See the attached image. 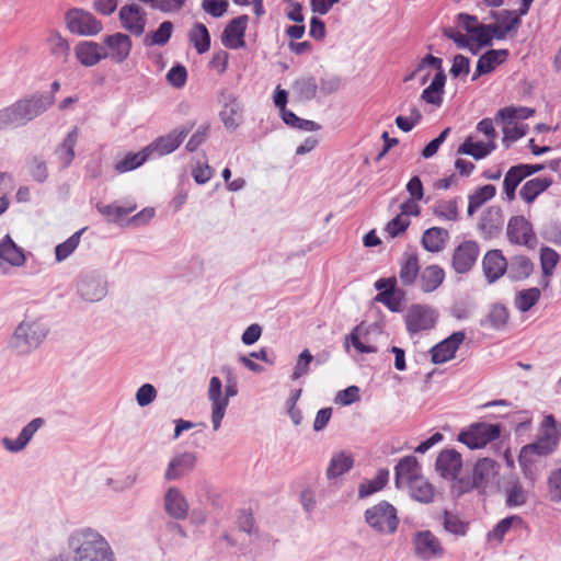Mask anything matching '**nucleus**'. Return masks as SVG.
Segmentation results:
<instances>
[{"mask_svg": "<svg viewBox=\"0 0 561 561\" xmlns=\"http://www.w3.org/2000/svg\"><path fill=\"white\" fill-rule=\"evenodd\" d=\"M500 425L473 423L458 434V440L470 449H480L500 437Z\"/></svg>", "mask_w": 561, "mask_h": 561, "instance_id": "nucleus-9", "label": "nucleus"}, {"mask_svg": "<svg viewBox=\"0 0 561 561\" xmlns=\"http://www.w3.org/2000/svg\"><path fill=\"white\" fill-rule=\"evenodd\" d=\"M149 157V151L142 150L137 153H128L115 163L118 173H125L140 167Z\"/></svg>", "mask_w": 561, "mask_h": 561, "instance_id": "nucleus-47", "label": "nucleus"}, {"mask_svg": "<svg viewBox=\"0 0 561 561\" xmlns=\"http://www.w3.org/2000/svg\"><path fill=\"white\" fill-rule=\"evenodd\" d=\"M442 522L444 529L454 535H465L466 534V524L462 523L458 516L455 514L445 511L442 516Z\"/></svg>", "mask_w": 561, "mask_h": 561, "instance_id": "nucleus-57", "label": "nucleus"}, {"mask_svg": "<svg viewBox=\"0 0 561 561\" xmlns=\"http://www.w3.org/2000/svg\"><path fill=\"white\" fill-rule=\"evenodd\" d=\"M353 458L344 453L335 455L327 469V476L329 479H334L339 476L344 474L353 467Z\"/></svg>", "mask_w": 561, "mask_h": 561, "instance_id": "nucleus-45", "label": "nucleus"}, {"mask_svg": "<svg viewBox=\"0 0 561 561\" xmlns=\"http://www.w3.org/2000/svg\"><path fill=\"white\" fill-rule=\"evenodd\" d=\"M313 360L312 354L309 352V350H304L300 355L298 356L297 363L295 365L291 379L297 380L300 377L305 376L309 371V366L311 362Z\"/></svg>", "mask_w": 561, "mask_h": 561, "instance_id": "nucleus-60", "label": "nucleus"}, {"mask_svg": "<svg viewBox=\"0 0 561 561\" xmlns=\"http://www.w3.org/2000/svg\"><path fill=\"white\" fill-rule=\"evenodd\" d=\"M497 474V463L490 458L480 459L472 474V485L477 489H485L492 483Z\"/></svg>", "mask_w": 561, "mask_h": 561, "instance_id": "nucleus-28", "label": "nucleus"}, {"mask_svg": "<svg viewBox=\"0 0 561 561\" xmlns=\"http://www.w3.org/2000/svg\"><path fill=\"white\" fill-rule=\"evenodd\" d=\"M445 82L446 75L444 70H440L435 75L431 84L423 90L421 99L428 104L440 106L443 103Z\"/></svg>", "mask_w": 561, "mask_h": 561, "instance_id": "nucleus-36", "label": "nucleus"}, {"mask_svg": "<svg viewBox=\"0 0 561 561\" xmlns=\"http://www.w3.org/2000/svg\"><path fill=\"white\" fill-rule=\"evenodd\" d=\"M389 480V471L387 469H379L375 478L364 480L358 486V497L366 499L376 492L382 490Z\"/></svg>", "mask_w": 561, "mask_h": 561, "instance_id": "nucleus-38", "label": "nucleus"}, {"mask_svg": "<svg viewBox=\"0 0 561 561\" xmlns=\"http://www.w3.org/2000/svg\"><path fill=\"white\" fill-rule=\"evenodd\" d=\"M190 128L180 127L170 131L169 134L157 138L150 144L146 151L150 153H157L158 156H165L176 150L183 142L185 137L188 135Z\"/></svg>", "mask_w": 561, "mask_h": 561, "instance_id": "nucleus-17", "label": "nucleus"}, {"mask_svg": "<svg viewBox=\"0 0 561 561\" xmlns=\"http://www.w3.org/2000/svg\"><path fill=\"white\" fill-rule=\"evenodd\" d=\"M507 237L511 242L529 245L535 241L530 222L523 216H514L507 224Z\"/></svg>", "mask_w": 561, "mask_h": 561, "instance_id": "nucleus-22", "label": "nucleus"}, {"mask_svg": "<svg viewBox=\"0 0 561 561\" xmlns=\"http://www.w3.org/2000/svg\"><path fill=\"white\" fill-rule=\"evenodd\" d=\"M157 398V390L150 383H144L136 392L137 404L141 408L149 405Z\"/></svg>", "mask_w": 561, "mask_h": 561, "instance_id": "nucleus-62", "label": "nucleus"}, {"mask_svg": "<svg viewBox=\"0 0 561 561\" xmlns=\"http://www.w3.org/2000/svg\"><path fill=\"white\" fill-rule=\"evenodd\" d=\"M492 16L507 34H510L512 31H516L522 23L516 11L501 10L497 12H492Z\"/></svg>", "mask_w": 561, "mask_h": 561, "instance_id": "nucleus-48", "label": "nucleus"}, {"mask_svg": "<svg viewBox=\"0 0 561 561\" xmlns=\"http://www.w3.org/2000/svg\"><path fill=\"white\" fill-rule=\"evenodd\" d=\"M540 290L536 287L519 291L515 298V306L522 312L530 310L540 298Z\"/></svg>", "mask_w": 561, "mask_h": 561, "instance_id": "nucleus-50", "label": "nucleus"}, {"mask_svg": "<svg viewBox=\"0 0 561 561\" xmlns=\"http://www.w3.org/2000/svg\"><path fill=\"white\" fill-rule=\"evenodd\" d=\"M533 271V263L526 256L518 255L512 259L510 272L515 278H526Z\"/></svg>", "mask_w": 561, "mask_h": 561, "instance_id": "nucleus-54", "label": "nucleus"}, {"mask_svg": "<svg viewBox=\"0 0 561 561\" xmlns=\"http://www.w3.org/2000/svg\"><path fill=\"white\" fill-rule=\"evenodd\" d=\"M559 262V254L550 248H543L540 253V263L543 275L550 277Z\"/></svg>", "mask_w": 561, "mask_h": 561, "instance_id": "nucleus-56", "label": "nucleus"}, {"mask_svg": "<svg viewBox=\"0 0 561 561\" xmlns=\"http://www.w3.org/2000/svg\"><path fill=\"white\" fill-rule=\"evenodd\" d=\"M434 214L443 219L456 221L458 219V205L456 199L443 201L434 207Z\"/></svg>", "mask_w": 561, "mask_h": 561, "instance_id": "nucleus-55", "label": "nucleus"}, {"mask_svg": "<svg viewBox=\"0 0 561 561\" xmlns=\"http://www.w3.org/2000/svg\"><path fill=\"white\" fill-rule=\"evenodd\" d=\"M77 294L85 302H99L108 293L106 277L98 271H89L79 275L76 284Z\"/></svg>", "mask_w": 561, "mask_h": 561, "instance_id": "nucleus-7", "label": "nucleus"}, {"mask_svg": "<svg viewBox=\"0 0 561 561\" xmlns=\"http://www.w3.org/2000/svg\"><path fill=\"white\" fill-rule=\"evenodd\" d=\"M229 7L228 0H203L202 9L213 18L222 16Z\"/></svg>", "mask_w": 561, "mask_h": 561, "instance_id": "nucleus-61", "label": "nucleus"}, {"mask_svg": "<svg viewBox=\"0 0 561 561\" xmlns=\"http://www.w3.org/2000/svg\"><path fill=\"white\" fill-rule=\"evenodd\" d=\"M47 334L48 328L42 318L33 310L26 309L24 318L9 339L8 347L19 355H28L41 346Z\"/></svg>", "mask_w": 561, "mask_h": 561, "instance_id": "nucleus-2", "label": "nucleus"}, {"mask_svg": "<svg viewBox=\"0 0 561 561\" xmlns=\"http://www.w3.org/2000/svg\"><path fill=\"white\" fill-rule=\"evenodd\" d=\"M68 547L73 561H116L115 552L108 540L98 530L85 527L72 531Z\"/></svg>", "mask_w": 561, "mask_h": 561, "instance_id": "nucleus-1", "label": "nucleus"}, {"mask_svg": "<svg viewBox=\"0 0 561 561\" xmlns=\"http://www.w3.org/2000/svg\"><path fill=\"white\" fill-rule=\"evenodd\" d=\"M496 149L495 141L488 140L473 141L472 137H468L457 150V153L471 156L474 160H481L486 158Z\"/></svg>", "mask_w": 561, "mask_h": 561, "instance_id": "nucleus-33", "label": "nucleus"}, {"mask_svg": "<svg viewBox=\"0 0 561 561\" xmlns=\"http://www.w3.org/2000/svg\"><path fill=\"white\" fill-rule=\"evenodd\" d=\"M445 280V271L437 264L425 266L419 274V287L424 294L435 291Z\"/></svg>", "mask_w": 561, "mask_h": 561, "instance_id": "nucleus-29", "label": "nucleus"}, {"mask_svg": "<svg viewBox=\"0 0 561 561\" xmlns=\"http://www.w3.org/2000/svg\"><path fill=\"white\" fill-rule=\"evenodd\" d=\"M103 47L105 48L106 58L115 64H123L129 57L133 44L127 34L115 33L104 37Z\"/></svg>", "mask_w": 561, "mask_h": 561, "instance_id": "nucleus-14", "label": "nucleus"}, {"mask_svg": "<svg viewBox=\"0 0 561 561\" xmlns=\"http://www.w3.org/2000/svg\"><path fill=\"white\" fill-rule=\"evenodd\" d=\"M462 469L461 454L455 449L442 450L435 462L436 472L445 480L455 481Z\"/></svg>", "mask_w": 561, "mask_h": 561, "instance_id": "nucleus-15", "label": "nucleus"}, {"mask_svg": "<svg viewBox=\"0 0 561 561\" xmlns=\"http://www.w3.org/2000/svg\"><path fill=\"white\" fill-rule=\"evenodd\" d=\"M172 32L173 24L170 21H164L159 25L158 30L145 35L144 45L147 47L163 46L170 41Z\"/></svg>", "mask_w": 561, "mask_h": 561, "instance_id": "nucleus-42", "label": "nucleus"}, {"mask_svg": "<svg viewBox=\"0 0 561 561\" xmlns=\"http://www.w3.org/2000/svg\"><path fill=\"white\" fill-rule=\"evenodd\" d=\"M412 551L422 561H432L445 556L440 540L430 530H419L413 534Z\"/></svg>", "mask_w": 561, "mask_h": 561, "instance_id": "nucleus-10", "label": "nucleus"}, {"mask_svg": "<svg viewBox=\"0 0 561 561\" xmlns=\"http://www.w3.org/2000/svg\"><path fill=\"white\" fill-rule=\"evenodd\" d=\"M364 516L368 526L381 535L393 534L399 525L396 507L386 501L367 508Z\"/></svg>", "mask_w": 561, "mask_h": 561, "instance_id": "nucleus-6", "label": "nucleus"}, {"mask_svg": "<svg viewBox=\"0 0 561 561\" xmlns=\"http://www.w3.org/2000/svg\"><path fill=\"white\" fill-rule=\"evenodd\" d=\"M368 330L363 325H356L353 331L345 336V348L348 350L350 345L360 353H376L377 348L368 344Z\"/></svg>", "mask_w": 561, "mask_h": 561, "instance_id": "nucleus-34", "label": "nucleus"}, {"mask_svg": "<svg viewBox=\"0 0 561 561\" xmlns=\"http://www.w3.org/2000/svg\"><path fill=\"white\" fill-rule=\"evenodd\" d=\"M447 237V230L432 227L423 233L422 244L430 252H439L444 248Z\"/></svg>", "mask_w": 561, "mask_h": 561, "instance_id": "nucleus-39", "label": "nucleus"}, {"mask_svg": "<svg viewBox=\"0 0 561 561\" xmlns=\"http://www.w3.org/2000/svg\"><path fill=\"white\" fill-rule=\"evenodd\" d=\"M220 117L227 128L234 129L240 124L242 118V108L232 94L225 96V105L220 112Z\"/></svg>", "mask_w": 561, "mask_h": 561, "instance_id": "nucleus-35", "label": "nucleus"}, {"mask_svg": "<svg viewBox=\"0 0 561 561\" xmlns=\"http://www.w3.org/2000/svg\"><path fill=\"white\" fill-rule=\"evenodd\" d=\"M188 39L198 54H204L210 48V35L203 23H195L188 33Z\"/></svg>", "mask_w": 561, "mask_h": 561, "instance_id": "nucleus-40", "label": "nucleus"}, {"mask_svg": "<svg viewBox=\"0 0 561 561\" xmlns=\"http://www.w3.org/2000/svg\"><path fill=\"white\" fill-rule=\"evenodd\" d=\"M53 103L51 95H34L0 110V130L25 125L44 113Z\"/></svg>", "mask_w": 561, "mask_h": 561, "instance_id": "nucleus-3", "label": "nucleus"}, {"mask_svg": "<svg viewBox=\"0 0 561 561\" xmlns=\"http://www.w3.org/2000/svg\"><path fill=\"white\" fill-rule=\"evenodd\" d=\"M535 114V110L526 106H506L497 112L496 117L503 122L514 123L516 119H527Z\"/></svg>", "mask_w": 561, "mask_h": 561, "instance_id": "nucleus-49", "label": "nucleus"}, {"mask_svg": "<svg viewBox=\"0 0 561 561\" xmlns=\"http://www.w3.org/2000/svg\"><path fill=\"white\" fill-rule=\"evenodd\" d=\"M25 261L26 257L22 248L7 234L0 242V267L3 273L7 272L4 265L20 267L25 264Z\"/></svg>", "mask_w": 561, "mask_h": 561, "instance_id": "nucleus-23", "label": "nucleus"}, {"mask_svg": "<svg viewBox=\"0 0 561 561\" xmlns=\"http://www.w3.org/2000/svg\"><path fill=\"white\" fill-rule=\"evenodd\" d=\"M403 293L397 288L386 289L376 296V300L383 304L390 311L399 312L402 307Z\"/></svg>", "mask_w": 561, "mask_h": 561, "instance_id": "nucleus-51", "label": "nucleus"}, {"mask_svg": "<svg viewBox=\"0 0 561 561\" xmlns=\"http://www.w3.org/2000/svg\"><path fill=\"white\" fill-rule=\"evenodd\" d=\"M483 273L489 283H494L507 270V261L500 250H490L482 260Z\"/></svg>", "mask_w": 561, "mask_h": 561, "instance_id": "nucleus-25", "label": "nucleus"}, {"mask_svg": "<svg viewBox=\"0 0 561 561\" xmlns=\"http://www.w3.org/2000/svg\"><path fill=\"white\" fill-rule=\"evenodd\" d=\"M238 394V388L234 381L228 380L222 392V383L219 377H211L208 385L207 398L210 403V420L214 431H218L226 415L230 398Z\"/></svg>", "mask_w": 561, "mask_h": 561, "instance_id": "nucleus-5", "label": "nucleus"}, {"mask_svg": "<svg viewBox=\"0 0 561 561\" xmlns=\"http://www.w3.org/2000/svg\"><path fill=\"white\" fill-rule=\"evenodd\" d=\"M466 335L462 331L454 332L451 335L436 344L431 348L432 362L435 364H444L455 357V354Z\"/></svg>", "mask_w": 561, "mask_h": 561, "instance_id": "nucleus-20", "label": "nucleus"}, {"mask_svg": "<svg viewBox=\"0 0 561 561\" xmlns=\"http://www.w3.org/2000/svg\"><path fill=\"white\" fill-rule=\"evenodd\" d=\"M49 47L51 54L65 61L69 55L70 45L66 38H64L59 33H53L49 36Z\"/></svg>", "mask_w": 561, "mask_h": 561, "instance_id": "nucleus-53", "label": "nucleus"}, {"mask_svg": "<svg viewBox=\"0 0 561 561\" xmlns=\"http://www.w3.org/2000/svg\"><path fill=\"white\" fill-rule=\"evenodd\" d=\"M504 225L503 213L500 207H490L481 217L479 228L485 238L497 236Z\"/></svg>", "mask_w": 561, "mask_h": 561, "instance_id": "nucleus-30", "label": "nucleus"}, {"mask_svg": "<svg viewBox=\"0 0 561 561\" xmlns=\"http://www.w3.org/2000/svg\"><path fill=\"white\" fill-rule=\"evenodd\" d=\"M522 523V518L518 516H510L500 520L494 529L489 534L491 539L502 541L505 534L512 528L513 525Z\"/></svg>", "mask_w": 561, "mask_h": 561, "instance_id": "nucleus-59", "label": "nucleus"}, {"mask_svg": "<svg viewBox=\"0 0 561 561\" xmlns=\"http://www.w3.org/2000/svg\"><path fill=\"white\" fill-rule=\"evenodd\" d=\"M488 319L492 328L501 329L508 320V311L504 305L495 304L492 306Z\"/></svg>", "mask_w": 561, "mask_h": 561, "instance_id": "nucleus-58", "label": "nucleus"}, {"mask_svg": "<svg viewBox=\"0 0 561 561\" xmlns=\"http://www.w3.org/2000/svg\"><path fill=\"white\" fill-rule=\"evenodd\" d=\"M45 424V420L42 417H35L30 423H27L20 432L19 436L14 439L9 437H3L1 439V445L5 450L18 454L26 448V446L32 440L35 433L42 428Z\"/></svg>", "mask_w": 561, "mask_h": 561, "instance_id": "nucleus-19", "label": "nucleus"}, {"mask_svg": "<svg viewBox=\"0 0 561 561\" xmlns=\"http://www.w3.org/2000/svg\"><path fill=\"white\" fill-rule=\"evenodd\" d=\"M196 463V456L193 453H182L175 455L168 463L164 472L165 481L179 480L190 471H192Z\"/></svg>", "mask_w": 561, "mask_h": 561, "instance_id": "nucleus-24", "label": "nucleus"}, {"mask_svg": "<svg viewBox=\"0 0 561 561\" xmlns=\"http://www.w3.org/2000/svg\"><path fill=\"white\" fill-rule=\"evenodd\" d=\"M78 60L85 67H92L106 59L105 48L95 42H81L75 48Z\"/></svg>", "mask_w": 561, "mask_h": 561, "instance_id": "nucleus-26", "label": "nucleus"}, {"mask_svg": "<svg viewBox=\"0 0 561 561\" xmlns=\"http://www.w3.org/2000/svg\"><path fill=\"white\" fill-rule=\"evenodd\" d=\"M507 56L508 51L506 49H491L486 51L478 59L480 72H492L496 66L505 61Z\"/></svg>", "mask_w": 561, "mask_h": 561, "instance_id": "nucleus-43", "label": "nucleus"}, {"mask_svg": "<svg viewBox=\"0 0 561 561\" xmlns=\"http://www.w3.org/2000/svg\"><path fill=\"white\" fill-rule=\"evenodd\" d=\"M192 176L197 184H205L213 176V170L206 161H197L192 167Z\"/></svg>", "mask_w": 561, "mask_h": 561, "instance_id": "nucleus-64", "label": "nucleus"}, {"mask_svg": "<svg viewBox=\"0 0 561 561\" xmlns=\"http://www.w3.org/2000/svg\"><path fill=\"white\" fill-rule=\"evenodd\" d=\"M419 257L414 252H404L400 260L399 278L402 285L411 286L415 283L419 274Z\"/></svg>", "mask_w": 561, "mask_h": 561, "instance_id": "nucleus-32", "label": "nucleus"}, {"mask_svg": "<svg viewBox=\"0 0 561 561\" xmlns=\"http://www.w3.org/2000/svg\"><path fill=\"white\" fill-rule=\"evenodd\" d=\"M552 183L553 181L549 176L533 178L522 185L519 196L526 204L531 205Z\"/></svg>", "mask_w": 561, "mask_h": 561, "instance_id": "nucleus-31", "label": "nucleus"}, {"mask_svg": "<svg viewBox=\"0 0 561 561\" xmlns=\"http://www.w3.org/2000/svg\"><path fill=\"white\" fill-rule=\"evenodd\" d=\"M479 255V245L474 241L461 242L453 253V268L458 274L468 273Z\"/></svg>", "mask_w": 561, "mask_h": 561, "instance_id": "nucleus-16", "label": "nucleus"}, {"mask_svg": "<svg viewBox=\"0 0 561 561\" xmlns=\"http://www.w3.org/2000/svg\"><path fill=\"white\" fill-rule=\"evenodd\" d=\"M68 31L80 36H95L103 30V23L91 12L81 8H71L65 14Z\"/></svg>", "mask_w": 561, "mask_h": 561, "instance_id": "nucleus-8", "label": "nucleus"}, {"mask_svg": "<svg viewBox=\"0 0 561 561\" xmlns=\"http://www.w3.org/2000/svg\"><path fill=\"white\" fill-rule=\"evenodd\" d=\"M421 477L420 465L416 458L412 456L404 457L396 466V484L398 488L408 486Z\"/></svg>", "mask_w": 561, "mask_h": 561, "instance_id": "nucleus-27", "label": "nucleus"}, {"mask_svg": "<svg viewBox=\"0 0 561 561\" xmlns=\"http://www.w3.org/2000/svg\"><path fill=\"white\" fill-rule=\"evenodd\" d=\"M119 21L122 27L134 36H141L145 33L147 13L138 4H125L119 9Z\"/></svg>", "mask_w": 561, "mask_h": 561, "instance_id": "nucleus-13", "label": "nucleus"}, {"mask_svg": "<svg viewBox=\"0 0 561 561\" xmlns=\"http://www.w3.org/2000/svg\"><path fill=\"white\" fill-rule=\"evenodd\" d=\"M546 168V164L542 163H520L517 165H513L506 172L503 180V190L506 195L507 201L512 202L516 197V188L518 185L528 176H531L535 173L542 171Z\"/></svg>", "mask_w": 561, "mask_h": 561, "instance_id": "nucleus-12", "label": "nucleus"}, {"mask_svg": "<svg viewBox=\"0 0 561 561\" xmlns=\"http://www.w3.org/2000/svg\"><path fill=\"white\" fill-rule=\"evenodd\" d=\"M165 513L176 519H185L188 515L190 505L183 493L175 486H170L163 496Z\"/></svg>", "mask_w": 561, "mask_h": 561, "instance_id": "nucleus-21", "label": "nucleus"}, {"mask_svg": "<svg viewBox=\"0 0 561 561\" xmlns=\"http://www.w3.org/2000/svg\"><path fill=\"white\" fill-rule=\"evenodd\" d=\"M411 496L421 503H431L434 499L433 485L422 476L408 485Z\"/></svg>", "mask_w": 561, "mask_h": 561, "instance_id": "nucleus-41", "label": "nucleus"}, {"mask_svg": "<svg viewBox=\"0 0 561 561\" xmlns=\"http://www.w3.org/2000/svg\"><path fill=\"white\" fill-rule=\"evenodd\" d=\"M135 209H136L135 203H128L126 206H121L117 204L98 206V210L102 215L112 218L114 221H117L118 219L123 218L124 216H127L128 214L133 213Z\"/></svg>", "mask_w": 561, "mask_h": 561, "instance_id": "nucleus-52", "label": "nucleus"}, {"mask_svg": "<svg viewBox=\"0 0 561 561\" xmlns=\"http://www.w3.org/2000/svg\"><path fill=\"white\" fill-rule=\"evenodd\" d=\"M561 437V424L558 423L552 414H548L543 417L537 439L525 445L518 456V461L522 466L530 462V456L536 455L540 457L552 454L558 445Z\"/></svg>", "mask_w": 561, "mask_h": 561, "instance_id": "nucleus-4", "label": "nucleus"}, {"mask_svg": "<svg viewBox=\"0 0 561 561\" xmlns=\"http://www.w3.org/2000/svg\"><path fill=\"white\" fill-rule=\"evenodd\" d=\"M187 71L184 66H173L167 73L168 82L174 88H182L186 83Z\"/></svg>", "mask_w": 561, "mask_h": 561, "instance_id": "nucleus-63", "label": "nucleus"}, {"mask_svg": "<svg viewBox=\"0 0 561 561\" xmlns=\"http://www.w3.org/2000/svg\"><path fill=\"white\" fill-rule=\"evenodd\" d=\"M437 320V312L427 305H412L405 314V325L410 334L432 329Z\"/></svg>", "mask_w": 561, "mask_h": 561, "instance_id": "nucleus-11", "label": "nucleus"}, {"mask_svg": "<svg viewBox=\"0 0 561 561\" xmlns=\"http://www.w3.org/2000/svg\"><path fill=\"white\" fill-rule=\"evenodd\" d=\"M293 90L299 100L310 101L317 94L318 84L313 77H302L294 82Z\"/></svg>", "mask_w": 561, "mask_h": 561, "instance_id": "nucleus-44", "label": "nucleus"}, {"mask_svg": "<svg viewBox=\"0 0 561 561\" xmlns=\"http://www.w3.org/2000/svg\"><path fill=\"white\" fill-rule=\"evenodd\" d=\"M78 141V129H71L62 142L56 148L55 154L62 168H68L75 158V146Z\"/></svg>", "mask_w": 561, "mask_h": 561, "instance_id": "nucleus-37", "label": "nucleus"}, {"mask_svg": "<svg viewBox=\"0 0 561 561\" xmlns=\"http://www.w3.org/2000/svg\"><path fill=\"white\" fill-rule=\"evenodd\" d=\"M248 22L249 16L245 14L232 19L227 24L222 32V45L230 49H238L244 47V34L248 26Z\"/></svg>", "mask_w": 561, "mask_h": 561, "instance_id": "nucleus-18", "label": "nucleus"}, {"mask_svg": "<svg viewBox=\"0 0 561 561\" xmlns=\"http://www.w3.org/2000/svg\"><path fill=\"white\" fill-rule=\"evenodd\" d=\"M85 231V228L80 229L79 231L75 232L72 236H70L66 241L62 243H59L55 248V255L57 262H62L67 257H69L73 251L78 248L80 243V238L82 233Z\"/></svg>", "mask_w": 561, "mask_h": 561, "instance_id": "nucleus-46", "label": "nucleus"}]
</instances>
